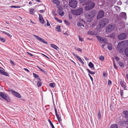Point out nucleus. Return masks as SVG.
<instances>
[{"instance_id": "obj_1", "label": "nucleus", "mask_w": 128, "mask_h": 128, "mask_svg": "<svg viewBox=\"0 0 128 128\" xmlns=\"http://www.w3.org/2000/svg\"><path fill=\"white\" fill-rule=\"evenodd\" d=\"M95 15L93 11L88 12L86 14V18L88 19V22L91 21L93 19Z\"/></svg>"}, {"instance_id": "obj_2", "label": "nucleus", "mask_w": 128, "mask_h": 128, "mask_svg": "<svg viewBox=\"0 0 128 128\" xmlns=\"http://www.w3.org/2000/svg\"><path fill=\"white\" fill-rule=\"evenodd\" d=\"M95 6V3L91 1H88L84 8L86 10H88L93 8Z\"/></svg>"}, {"instance_id": "obj_3", "label": "nucleus", "mask_w": 128, "mask_h": 128, "mask_svg": "<svg viewBox=\"0 0 128 128\" xmlns=\"http://www.w3.org/2000/svg\"><path fill=\"white\" fill-rule=\"evenodd\" d=\"M71 11L74 15L78 16L83 13V10L82 8H80L76 10H72Z\"/></svg>"}, {"instance_id": "obj_4", "label": "nucleus", "mask_w": 128, "mask_h": 128, "mask_svg": "<svg viewBox=\"0 0 128 128\" xmlns=\"http://www.w3.org/2000/svg\"><path fill=\"white\" fill-rule=\"evenodd\" d=\"M109 22V20L106 18H104L101 20L99 22V25L101 28L104 27Z\"/></svg>"}, {"instance_id": "obj_5", "label": "nucleus", "mask_w": 128, "mask_h": 128, "mask_svg": "<svg viewBox=\"0 0 128 128\" xmlns=\"http://www.w3.org/2000/svg\"><path fill=\"white\" fill-rule=\"evenodd\" d=\"M116 27V26L114 24H109L106 27V31L108 33L114 30Z\"/></svg>"}, {"instance_id": "obj_6", "label": "nucleus", "mask_w": 128, "mask_h": 128, "mask_svg": "<svg viewBox=\"0 0 128 128\" xmlns=\"http://www.w3.org/2000/svg\"><path fill=\"white\" fill-rule=\"evenodd\" d=\"M0 97L3 98L6 102H9L10 100L8 95L6 93L0 92Z\"/></svg>"}, {"instance_id": "obj_7", "label": "nucleus", "mask_w": 128, "mask_h": 128, "mask_svg": "<svg viewBox=\"0 0 128 128\" xmlns=\"http://www.w3.org/2000/svg\"><path fill=\"white\" fill-rule=\"evenodd\" d=\"M69 5L73 8H75L76 6L77 2L76 0H69Z\"/></svg>"}, {"instance_id": "obj_8", "label": "nucleus", "mask_w": 128, "mask_h": 128, "mask_svg": "<svg viewBox=\"0 0 128 128\" xmlns=\"http://www.w3.org/2000/svg\"><path fill=\"white\" fill-rule=\"evenodd\" d=\"M104 13L102 10H100L98 12L97 16V19L99 20L104 17Z\"/></svg>"}, {"instance_id": "obj_9", "label": "nucleus", "mask_w": 128, "mask_h": 128, "mask_svg": "<svg viewBox=\"0 0 128 128\" xmlns=\"http://www.w3.org/2000/svg\"><path fill=\"white\" fill-rule=\"evenodd\" d=\"M9 92H11L14 96L18 98H20L21 97V95L18 92L9 89H8Z\"/></svg>"}, {"instance_id": "obj_10", "label": "nucleus", "mask_w": 128, "mask_h": 128, "mask_svg": "<svg viewBox=\"0 0 128 128\" xmlns=\"http://www.w3.org/2000/svg\"><path fill=\"white\" fill-rule=\"evenodd\" d=\"M33 36L38 40H39L40 41L42 42L44 44H48V43L47 42L45 41L44 39H42L39 36L33 34Z\"/></svg>"}, {"instance_id": "obj_11", "label": "nucleus", "mask_w": 128, "mask_h": 128, "mask_svg": "<svg viewBox=\"0 0 128 128\" xmlns=\"http://www.w3.org/2000/svg\"><path fill=\"white\" fill-rule=\"evenodd\" d=\"M127 36L125 33H122L118 36L119 40H123L126 38Z\"/></svg>"}, {"instance_id": "obj_12", "label": "nucleus", "mask_w": 128, "mask_h": 128, "mask_svg": "<svg viewBox=\"0 0 128 128\" xmlns=\"http://www.w3.org/2000/svg\"><path fill=\"white\" fill-rule=\"evenodd\" d=\"M58 12L61 16H63L64 14L62 9L61 7H59L58 10Z\"/></svg>"}, {"instance_id": "obj_13", "label": "nucleus", "mask_w": 128, "mask_h": 128, "mask_svg": "<svg viewBox=\"0 0 128 128\" xmlns=\"http://www.w3.org/2000/svg\"><path fill=\"white\" fill-rule=\"evenodd\" d=\"M54 110L55 111V112L56 115V118L58 120V122H59V123H60L61 121L62 120V119H61V118L60 117L58 114L57 113V110H56V109L55 108V107H54Z\"/></svg>"}, {"instance_id": "obj_14", "label": "nucleus", "mask_w": 128, "mask_h": 128, "mask_svg": "<svg viewBox=\"0 0 128 128\" xmlns=\"http://www.w3.org/2000/svg\"><path fill=\"white\" fill-rule=\"evenodd\" d=\"M120 17L125 19V20H126V14L125 13L122 12L121 13H120Z\"/></svg>"}, {"instance_id": "obj_15", "label": "nucleus", "mask_w": 128, "mask_h": 128, "mask_svg": "<svg viewBox=\"0 0 128 128\" xmlns=\"http://www.w3.org/2000/svg\"><path fill=\"white\" fill-rule=\"evenodd\" d=\"M123 114L124 118H126V120H128V112L127 111H124L123 112Z\"/></svg>"}, {"instance_id": "obj_16", "label": "nucleus", "mask_w": 128, "mask_h": 128, "mask_svg": "<svg viewBox=\"0 0 128 128\" xmlns=\"http://www.w3.org/2000/svg\"><path fill=\"white\" fill-rule=\"evenodd\" d=\"M42 85L41 80V79L40 78H38V81L37 82V85L38 87Z\"/></svg>"}, {"instance_id": "obj_17", "label": "nucleus", "mask_w": 128, "mask_h": 128, "mask_svg": "<svg viewBox=\"0 0 128 128\" xmlns=\"http://www.w3.org/2000/svg\"><path fill=\"white\" fill-rule=\"evenodd\" d=\"M77 25L79 26H82L83 27L84 26V25L83 23V22L82 21H79L77 23Z\"/></svg>"}, {"instance_id": "obj_18", "label": "nucleus", "mask_w": 128, "mask_h": 128, "mask_svg": "<svg viewBox=\"0 0 128 128\" xmlns=\"http://www.w3.org/2000/svg\"><path fill=\"white\" fill-rule=\"evenodd\" d=\"M124 45L125 46H128V40H126L125 41L122 42Z\"/></svg>"}, {"instance_id": "obj_19", "label": "nucleus", "mask_w": 128, "mask_h": 128, "mask_svg": "<svg viewBox=\"0 0 128 128\" xmlns=\"http://www.w3.org/2000/svg\"><path fill=\"white\" fill-rule=\"evenodd\" d=\"M52 2L58 5H59L60 4V2L58 0H54Z\"/></svg>"}, {"instance_id": "obj_20", "label": "nucleus", "mask_w": 128, "mask_h": 128, "mask_svg": "<svg viewBox=\"0 0 128 128\" xmlns=\"http://www.w3.org/2000/svg\"><path fill=\"white\" fill-rule=\"evenodd\" d=\"M86 70L88 72L90 73L91 74H95V72H92L90 71L89 69H86Z\"/></svg>"}, {"instance_id": "obj_21", "label": "nucleus", "mask_w": 128, "mask_h": 128, "mask_svg": "<svg viewBox=\"0 0 128 128\" xmlns=\"http://www.w3.org/2000/svg\"><path fill=\"white\" fill-rule=\"evenodd\" d=\"M118 128V125L115 124L111 125L110 127V128Z\"/></svg>"}, {"instance_id": "obj_22", "label": "nucleus", "mask_w": 128, "mask_h": 128, "mask_svg": "<svg viewBox=\"0 0 128 128\" xmlns=\"http://www.w3.org/2000/svg\"><path fill=\"white\" fill-rule=\"evenodd\" d=\"M50 45L52 48L56 50H57V49L58 48V47L54 44H51Z\"/></svg>"}, {"instance_id": "obj_23", "label": "nucleus", "mask_w": 128, "mask_h": 128, "mask_svg": "<svg viewBox=\"0 0 128 128\" xmlns=\"http://www.w3.org/2000/svg\"><path fill=\"white\" fill-rule=\"evenodd\" d=\"M103 42L104 44L106 43L107 42V39L105 38H102V40L101 42Z\"/></svg>"}, {"instance_id": "obj_24", "label": "nucleus", "mask_w": 128, "mask_h": 128, "mask_svg": "<svg viewBox=\"0 0 128 128\" xmlns=\"http://www.w3.org/2000/svg\"><path fill=\"white\" fill-rule=\"evenodd\" d=\"M124 52L126 56L128 57V47L124 51Z\"/></svg>"}, {"instance_id": "obj_25", "label": "nucleus", "mask_w": 128, "mask_h": 128, "mask_svg": "<svg viewBox=\"0 0 128 128\" xmlns=\"http://www.w3.org/2000/svg\"><path fill=\"white\" fill-rule=\"evenodd\" d=\"M34 8H32L31 9H30L29 10V12L30 14L32 15L34 14Z\"/></svg>"}, {"instance_id": "obj_26", "label": "nucleus", "mask_w": 128, "mask_h": 128, "mask_svg": "<svg viewBox=\"0 0 128 128\" xmlns=\"http://www.w3.org/2000/svg\"><path fill=\"white\" fill-rule=\"evenodd\" d=\"M49 85L51 87L54 88L55 86V84L54 83H50Z\"/></svg>"}, {"instance_id": "obj_27", "label": "nucleus", "mask_w": 128, "mask_h": 128, "mask_svg": "<svg viewBox=\"0 0 128 128\" xmlns=\"http://www.w3.org/2000/svg\"><path fill=\"white\" fill-rule=\"evenodd\" d=\"M96 38L98 40H99L100 42H101V41L102 38L101 37L99 36H96Z\"/></svg>"}, {"instance_id": "obj_28", "label": "nucleus", "mask_w": 128, "mask_h": 128, "mask_svg": "<svg viewBox=\"0 0 128 128\" xmlns=\"http://www.w3.org/2000/svg\"><path fill=\"white\" fill-rule=\"evenodd\" d=\"M90 68H92L94 67V65L93 64L92 62H90L88 64Z\"/></svg>"}, {"instance_id": "obj_29", "label": "nucleus", "mask_w": 128, "mask_h": 128, "mask_svg": "<svg viewBox=\"0 0 128 128\" xmlns=\"http://www.w3.org/2000/svg\"><path fill=\"white\" fill-rule=\"evenodd\" d=\"M1 32L2 33H4L5 34H6V35H7L8 36H9L10 37H11L12 36L9 33H8L6 32L5 31H1Z\"/></svg>"}, {"instance_id": "obj_30", "label": "nucleus", "mask_w": 128, "mask_h": 128, "mask_svg": "<svg viewBox=\"0 0 128 128\" xmlns=\"http://www.w3.org/2000/svg\"><path fill=\"white\" fill-rule=\"evenodd\" d=\"M108 48L109 50H110L112 49V47L111 44H110L108 46Z\"/></svg>"}, {"instance_id": "obj_31", "label": "nucleus", "mask_w": 128, "mask_h": 128, "mask_svg": "<svg viewBox=\"0 0 128 128\" xmlns=\"http://www.w3.org/2000/svg\"><path fill=\"white\" fill-rule=\"evenodd\" d=\"M0 40L2 42H4L6 41V39L0 37Z\"/></svg>"}, {"instance_id": "obj_32", "label": "nucleus", "mask_w": 128, "mask_h": 128, "mask_svg": "<svg viewBox=\"0 0 128 128\" xmlns=\"http://www.w3.org/2000/svg\"><path fill=\"white\" fill-rule=\"evenodd\" d=\"M88 34H89L93 35L94 34V33L91 30H89L88 32Z\"/></svg>"}, {"instance_id": "obj_33", "label": "nucleus", "mask_w": 128, "mask_h": 128, "mask_svg": "<svg viewBox=\"0 0 128 128\" xmlns=\"http://www.w3.org/2000/svg\"><path fill=\"white\" fill-rule=\"evenodd\" d=\"M60 26H56V29H57V31L58 32H60L61 30L60 29Z\"/></svg>"}, {"instance_id": "obj_34", "label": "nucleus", "mask_w": 128, "mask_h": 128, "mask_svg": "<svg viewBox=\"0 0 128 128\" xmlns=\"http://www.w3.org/2000/svg\"><path fill=\"white\" fill-rule=\"evenodd\" d=\"M48 121L50 123V124L52 128H55L52 122L49 119L48 120Z\"/></svg>"}, {"instance_id": "obj_35", "label": "nucleus", "mask_w": 128, "mask_h": 128, "mask_svg": "<svg viewBox=\"0 0 128 128\" xmlns=\"http://www.w3.org/2000/svg\"><path fill=\"white\" fill-rule=\"evenodd\" d=\"M120 84L122 86H125V82L123 81H121L120 83Z\"/></svg>"}, {"instance_id": "obj_36", "label": "nucleus", "mask_w": 128, "mask_h": 128, "mask_svg": "<svg viewBox=\"0 0 128 128\" xmlns=\"http://www.w3.org/2000/svg\"><path fill=\"white\" fill-rule=\"evenodd\" d=\"M33 75L34 76V77L35 78H37L38 80V78H39L38 77V75H37L36 74L34 73H33Z\"/></svg>"}, {"instance_id": "obj_37", "label": "nucleus", "mask_w": 128, "mask_h": 128, "mask_svg": "<svg viewBox=\"0 0 128 128\" xmlns=\"http://www.w3.org/2000/svg\"><path fill=\"white\" fill-rule=\"evenodd\" d=\"M40 22L42 24H44V20L43 18L39 19Z\"/></svg>"}, {"instance_id": "obj_38", "label": "nucleus", "mask_w": 128, "mask_h": 128, "mask_svg": "<svg viewBox=\"0 0 128 128\" xmlns=\"http://www.w3.org/2000/svg\"><path fill=\"white\" fill-rule=\"evenodd\" d=\"M64 22L66 25H69L70 24V22L66 20H64Z\"/></svg>"}, {"instance_id": "obj_39", "label": "nucleus", "mask_w": 128, "mask_h": 128, "mask_svg": "<svg viewBox=\"0 0 128 128\" xmlns=\"http://www.w3.org/2000/svg\"><path fill=\"white\" fill-rule=\"evenodd\" d=\"M99 59L103 61L104 60V57L102 56H101L99 58Z\"/></svg>"}, {"instance_id": "obj_40", "label": "nucleus", "mask_w": 128, "mask_h": 128, "mask_svg": "<svg viewBox=\"0 0 128 128\" xmlns=\"http://www.w3.org/2000/svg\"><path fill=\"white\" fill-rule=\"evenodd\" d=\"M119 64L120 66L123 67L124 66V64L121 62H119Z\"/></svg>"}, {"instance_id": "obj_41", "label": "nucleus", "mask_w": 128, "mask_h": 128, "mask_svg": "<svg viewBox=\"0 0 128 128\" xmlns=\"http://www.w3.org/2000/svg\"><path fill=\"white\" fill-rule=\"evenodd\" d=\"M98 117L99 119H100L101 118V115L100 113V111H99L98 113Z\"/></svg>"}, {"instance_id": "obj_42", "label": "nucleus", "mask_w": 128, "mask_h": 128, "mask_svg": "<svg viewBox=\"0 0 128 128\" xmlns=\"http://www.w3.org/2000/svg\"><path fill=\"white\" fill-rule=\"evenodd\" d=\"M38 68L40 69V70L42 72H44L45 74H47V72H46L45 71L43 70L41 68Z\"/></svg>"}, {"instance_id": "obj_43", "label": "nucleus", "mask_w": 128, "mask_h": 128, "mask_svg": "<svg viewBox=\"0 0 128 128\" xmlns=\"http://www.w3.org/2000/svg\"><path fill=\"white\" fill-rule=\"evenodd\" d=\"M2 74L7 76H9L8 73L5 72H4Z\"/></svg>"}, {"instance_id": "obj_44", "label": "nucleus", "mask_w": 128, "mask_h": 128, "mask_svg": "<svg viewBox=\"0 0 128 128\" xmlns=\"http://www.w3.org/2000/svg\"><path fill=\"white\" fill-rule=\"evenodd\" d=\"M10 8H20V6H10Z\"/></svg>"}, {"instance_id": "obj_45", "label": "nucleus", "mask_w": 128, "mask_h": 128, "mask_svg": "<svg viewBox=\"0 0 128 128\" xmlns=\"http://www.w3.org/2000/svg\"><path fill=\"white\" fill-rule=\"evenodd\" d=\"M76 50L78 52H82V49L79 48H77L76 49Z\"/></svg>"}, {"instance_id": "obj_46", "label": "nucleus", "mask_w": 128, "mask_h": 128, "mask_svg": "<svg viewBox=\"0 0 128 128\" xmlns=\"http://www.w3.org/2000/svg\"><path fill=\"white\" fill-rule=\"evenodd\" d=\"M112 81L110 80H108V84L109 86H110L112 84Z\"/></svg>"}, {"instance_id": "obj_47", "label": "nucleus", "mask_w": 128, "mask_h": 128, "mask_svg": "<svg viewBox=\"0 0 128 128\" xmlns=\"http://www.w3.org/2000/svg\"><path fill=\"white\" fill-rule=\"evenodd\" d=\"M78 38H79V40L80 41H81L82 42L84 41V40H83V39L82 38L80 37V36H78Z\"/></svg>"}, {"instance_id": "obj_48", "label": "nucleus", "mask_w": 128, "mask_h": 128, "mask_svg": "<svg viewBox=\"0 0 128 128\" xmlns=\"http://www.w3.org/2000/svg\"><path fill=\"white\" fill-rule=\"evenodd\" d=\"M88 75L89 76V77H90V79L92 81V82H93V78H92V77L90 76V75L89 74H88Z\"/></svg>"}, {"instance_id": "obj_49", "label": "nucleus", "mask_w": 128, "mask_h": 128, "mask_svg": "<svg viewBox=\"0 0 128 128\" xmlns=\"http://www.w3.org/2000/svg\"><path fill=\"white\" fill-rule=\"evenodd\" d=\"M76 56V57L78 60H80L81 59L80 57L78 55Z\"/></svg>"}, {"instance_id": "obj_50", "label": "nucleus", "mask_w": 128, "mask_h": 128, "mask_svg": "<svg viewBox=\"0 0 128 128\" xmlns=\"http://www.w3.org/2000/svg\"><path fill=\"white\" fill-rule=\"evenodd\" d=\"M10 62L14 66L15 65V64L14 62H13L12 60H10Z\"/></svg>"}, {"instance_id": "obj_51", "label": "nucleus", "mask_w": 128, "mask_h": 128, "mask_svg": "<svg viewBox=\"0 0 128 128\" xmlns=\"http://www.w3.org/2000/svg\"><path fill=\"white\" fill-rule=\"evenodd\" d=\"M115 58L117 61H118L119 60V58L117 56H116Z\"/></svg>"}, {"instance_id": "obj_52", "label": "nucleus", "mask_w": 128, "mask_h": 128, "mask_svg": "<svg viewBox=\"0 0 128 128\" xmlns=\"http://www.w3.org/2000/svg\"><path fill=\"white\" fill-rule=\"evenodd\" d=\"M120 93L121 95L122 96L123 95V90H120Z\"/></svg>"}, {"instance_id": "obj_53", "label": "nucleus", "mask_w": 128, "mask_h": 128, "mask_svg": "<svg viewBox=\"0 0 128 128\" xmlns=\"http://www.w3.org/2000/svg\"><path fill=\"white\" fill-rule=\"evenodd\" d=\"M80 2L81 3H82L86 1L87 0H79Z\"/></svg>"}, {"instance_id": "obj_54", "label": "nucleus", "mask_w": 128, "mask_h": 128, "mask_svg": "<svg viewBox=\"0 0 128 128\" xmlns=\"http://www.w3.org/2000/svg\"><path fill=\"white\" fill-rule=\"evenodd\" d=\"M103 76L104 77H106L107 76L106 73V72L104 73L103 74Z\"/></svg>"}, {"instance_id": "obj_55", "label": "nucleus", "mask_w": 128, "mask_h": 128, "mask_svg": "<svg viewBox=\"0 0 128 128\" xmlns=\"http://www.w3.org/2000/svg\"><path fill=\"white\" fill-rule=\"evenodd\" d=\"M39 19L43 18L42 16V15L41 14H39Z\"/></svg>"}, {"instance_id": "obj_56", "label": "nucleus", "mask_w": 128, "mask_h": 128, "mask_svg": "<svg viewBox=\"0 0 128 128\" xmlns=\"http://www.w3.org/2000/svg\"><path fill=\"white\" fill-rule=\"evenodd\" d=\"M4 71L2 70H0V73L2 74H3V73H4Z\"/></svg>"}, {"instance_id": "obj_57", "label": "nucleus", "mask_w": 128, "mask_h": 128, "mask_svg": "<svg viewBox=\"0 0 128 128\" xmlns=\"http://www.w3.org/2000/svg\"><path fill=\"white\" fill-rule=\"evenodd\" d=\"M80 62L82 64H84V63L82 59H81L80 60Z\"/></svg>"}, {"instance_id": "obj_58", "label": "nucleus", "mask_w": 128, "mask_h": 128, "mask_svg": "<svg viewBox=\"0 0 128 128\" xmlns=\"http://www.w3.org/2000/svg\"><path fill=\"white\" fill-rule=\"evenodd\" d=\"M57 20L58 22H60V23H61L62 22V21L60 20L59 19H58V18H57Z\"/></svg>"}, {"instance_id": "obj_59", "label": "nucleus", "mask_w": 128, "mask_h": 128, "mask_svg": "<svg viewBox=\"0 0 128 128\" xmlns=\"http://www.w3.org/2000/svg\"><path fill=\"white\" fill-rule=\"evenodd\" d=\"M46 20L47 21V25L48 26H50V24L48 22V20Z\"/></svg>"}, {"instance_id": "obj_60", "label": "nucleus", "mask_w": 128, "mask_h": 128, "mask_svg": "<svg viewBox=\"0 0 128 128\" xmlns=\"http://www.w3.org/2000/svg\"><path fill=\"white\" fill-rule=\"evenodd\" d=\"M24 70H25L26 71L28 72H30V71L29 70H28L27 68H24Z\"/></svg>"}, {"instance_id": "obj_61", "label": "nucleus", "mask_w": 128, "mask_h": 128, "mask_svg": "<svg viewBox=\"0 0 128 128\" xmlns=\"http://www.w3.org/2000/svg\"><path fill=\"white\" fill-rule=\"evenodd\" d=\"M27 53L28 54H29L30 56H33V55L30 53L28 52H27Z\"/></svg>"}, {"instance_id": "obj_62", "label": "nucleus", "mask_w": 128, "mask_h": 128, "mask_svg": "<svg viewBox=\"0 0 128 128\" xmlns=\"http://www.w3.org/2000/svg\"><path fill=\"white\" fill-rule=\"evenodd\" d=\"M69 18L70 19H71L72 18V16L69 15Z\"/></svg>"}, {"instance_id": "obj_63", "label": "nucleus", "mask_w": 128, "mask_h": 128, "mask_svg": "<svg viewBox=\"0 0 128 128\" xmlns=\"http://www.w3.org/2000/svg\"><path fill=\"white\" fill-rule=\"evenodd\" d=\"M105 45L104 44H103L102 45L101 47L102 48H104V46H105Z\"/></svg>"}, {"instance_id": "obj_64", "label": "nucleus", "mask_w": 128, "mask_h": 128, "mask_svg": "<svg viewBox=\"0 0 128 128\" xmlns=\"http://www.w3.org/2000/svg\"><path fill=\"white\" fill-rule=\"evenodd\" d=\"M39 12L41 13H42L44 12V11L43 10H40L39 11Z\"/></svg>"}]
</instances>
